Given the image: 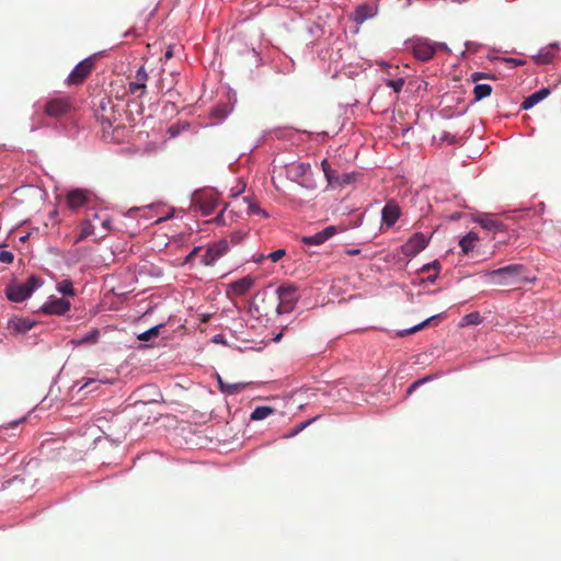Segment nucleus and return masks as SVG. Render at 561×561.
Listing matches in <instances>:
<instances>
[{
  "instance_id": "nucleus-14",
  "label": "nucleus",
  "mask_w": 561,
  "mask_h": 561,
  "mask_svg": "<svg viewBox=\"0 0 561 561\" xmlns=\"http://www.w3.org/2000/svg\"><path fill=\"white\" fill-rule=\"evenodd\" d=\"M89 202V195L87 191L73 190L67 194V204L70 209H79Z\"/></svg>"
},
{
  "instance_id": "nucleus-23",
  "label": "nucleus",
  "mask_w": 561,
  "mask_h": 561,
  "mask_svg": "<svg viewBox=\"0 0 561 561\" xmlns=\"http://www.w3.org/2000/svg\"><path fill=\"white\" fill-rule=\"evenodd\" d=\"M274 412V409L266 405L256 407L251 413V420L261 421Z\"/></svg>"
},
{
  "instance_id": "nucleus-41",
  "label": "nucleus",
  "mask_w": 561,
  "mask_h": 561,
  "mask_svg": "<svg viewBox=\"0 0 561 561\" xmlns=\"http://www.w3.org/2000/svg\"><path fill=\"white\" fill-rule=\"evenodd\" d=\"M201 248L199 247H195L185 257V263L188 264L193 261V259L197 255V253L199 252Z\"/></svg>"
},
{
  "instance_id": "nucleus-5",
  "label": "nucleus",
  "mask_w": 561,
  "mask_h": 561,
  "mask_svg": "<svg viewBox=\"0 0 561 561\" xmlns=\"http://www.w3.org/2000/svg\"><path fill=\"white\" fill-rule=\"evenodd\" d=\"M218 194L214 190H204L193 195V204L197 206L204 216L210 215L218 206Z\"/></svg>"
},
{
  "instance_id": "nucleus-42",
  "label": "nucleus",
  "mask_w": 561,
  "mask_h": 561,
  "mask_svg": "<svg viewBox=\"0 0 561 561\" xmlns=\"http://www.w3.org/2000/svg\"><path fill=\"white\" fill-rule=\"evenodd\" d=\"M486 77H488V76H486V73H483V72H473V73H471V76H470V81L476 83V82H478L479 80L484 79V78H486Z\"/></svg>"
},
{
  "instance_id": "nucleus-1",
  "label": "nucleus",
  "mask_w": 561,
  "mask_h": 561,
  "mask_svg": "<svg viewBox=\"0 0 561 561\" xmlns=\"http://www.w3.org/2000/svg\"><path fill=\"white\" fill-rule=\"evenodd\" d=\"M525 266L522 264H511L501 268L492 270L485 273L490 283L496 285H517L524 282H531L533 278L524 276Z\"/></svg>"
},
{
  "instance_id": "nucleus-54",
  "label": "nucleus",
  "mask_w": 561,
  "mask_h": 561,
  "mask_svg": "<svg viewBox=\"0 0 561 561\" xmlns=\"http://www.w3.org/2000/svg\"><path fill=\"white\" fill-rule=\"evenodd\" d=\"M222 216H224V215H222V213H220V214L216 217V220H217V221L221 220Z\"/></svg>"
},
{
  "instance_id": "nucleus-28",
  "label": "nucleus",
  "mask_w": 561,
  "mask_h": 561,
  "mask_svg": "<svg viewBox=\"0 0 561 561\" xmlns=\"http://www.w3.org/2000/svg\"><path fill=\"white\" fill-rule=\"evenodd\" d=\"M57 289L62 295L73 296L75 288L71 280L64 279L57 284Z\"/></svg>"
},
{
  "instance_id": "nucleus-20",
  "label": "nucleus",
  "mask_w": 561,
  "mask_h": 561,
  "mask_svg": "<svg viewBox=\"0 0 561 561\" xmlns=\"http://www.w3.org/2000/svg\"><path fill=\"white\" fill-rule=\"evenodd\" d=\"M478 241V234L473 231L467 233L460 241L459 247L461 248L465 254H468L473 250L474 243Z\"/></svg>"
},
{
  "instance_id": "nucleus-7",
  "label": "nucleus",
  "mask_w": 561,
  "mask_h": 561,
  "mask_svg": "<svg viewBox=\"0 0 561 561\" xmlns=\"http://www.w3.org/2000/svg\"><path fill=\"white\" fill-rule=\"evenodd\" d=\"M94 68V61L92 58H85L80 61L73 70L69 73L66 83L68 85H79L88 78Z\"/></svg>"
},
{
  "instance_id": "nucleus-2",
  "label": "nucleus",
  "mask_w": 561,
  "mask_h": 561,
  "mask_svg": "<svg viewBox=\"0 0 561 561\" xmlns=\"http://www.w3.org/2000/svg\"><path fill=\"white\" fill-rule=\"evenodd\" d=\"M411 47L414 57L421 61H428L438 50L450 51L445 43L432 42L428 38H416Z\"/></svg>"
},
{
  "instance_id": "nucleus-31",
  "label": "nucleus",
  "mask_w": 561,
  "mask_h": 561,
  "mask_svg": "<svg viewBox=\"0 0 561 561\" xmlns=\"http://www.w3.org/2000/svg\"><path fill=\"white\" fill-rule=\"evenodd\" d=\"M218 381H219L220 390L222 392H225V393H228V394L237 393L240 390V388H241L240 385L224 383V381L221 380L220 377H219Z\"/></svg>"
},
{
  "instance_id": "nucleus-35",
  "label": "nucleus",
  "mask_w": 561,
  "mask_h": 561,
  "mask_svg": "<svg viewBox=\"0 0 561 561\" xmlns=\"http://www.w3.org/2000/svg\"><path fill=\"white\" fill-rule=\"evenodd\" d=\"M99 386H100L99 381H96L94 379H88L84 383H82L80 386L79 391L90 388L88 390V392H92V391L96 390L99 388Z\"/></svg>"
},
{
  "instance_id": "nucleus-30",
  "label": "nucleus",
  "mask_w": 561,
  "mask_h": 561,
  "mask_svg": "<svg viewBox=\"0 0 561 561\" xmlns=\"http://www.w3.org/2000/svg\"><path fill=\"white\" fill-rule=\"evenodd\" d=\"M162 328V325H156L149 330H147L146 332L141 333L138 339L141 340V341H149L151 340L152 337L157 336L159 334V331L160 329Z\"/></svg>"
},
{
  "instance_id": "nucleus-49",
  "label": "nucleus",
  "mask_w": 561,
  "mask_h": 561,
  "mask_svg": "<svg viewBox=\"0 0 561 561\" xmlns=\"http://www.w3.org/2000/svg\"><path fill=\"white\" fill-rule=\"evenodd\" d=\"M437 276H438V272H435L434 275H431L427 277V280L431 283H434L437 279Z\"/></svg>"
},
{
  "instance_id": "nucleus-32",
  "label": "nucleus",
  "mask_w": 561,
  "mask_h": 561,
  "mask_svg": "<svg viewBox=\"0 0 561 561\" xmlns=\"http://www.w3.org/2000/svg\"><path fill=\"white\" fill-rule=\"evenodd\" d=\"M553 59V54L550 51L540 53L535 57V61L539 65H547Z\"/></svg>"
},
{
  "instance_id": "nucleus-22",
  "label": "nucleus",
  "mask_w": 561,
  "mask_h": 561,
  "mask_svg": "<svg viewBox=\"0 0 561 561\" xmlns=\"http://www.w3.org/2000/svg\"><path fill=\"white\" fill-rule=\"evenodd\" d=\"M311 171V167L309 163H297L291 165L290 173L294 175L296 180L306 176Z\"/></svg>"
},
{
  "instance_id": "nucleus-55",
  "label": "nucleus",
  "mask_w": 561,
  "mask_h": 561,
  "mask_svg": "<svg viewBox=\"0 0 561 561\" xmlns=\"http://www.w3.org/2000/svg\"><path fill=\"white\" fill-rule=\"evenodd\" d=\"M514 61H515V64H517V65H522V64H523V61H520V60H514Z\"/></svg>"
},
{
  "instance_id": "nucleus-27",
  "label": "nucleus",
  "mask_w": 561,
  "mask_h": 561,
  "mask_svg": "<svg viewBox=\"0 0 561 561\" xmlns=\"http://www.w3.org/2000/svg\"><path fill=\"white\" fill-rule=\"evenodd\" d=\"M100 336V331L98 329H93L83 336H81L77 343L78 344H89V343H95Z\"/></svg>"
},
{
  "instance_id": "nucleus-13",
  "label": "nucleus",
  "mask_w": 561,
  "mask_h": 561,
  "mask_svg": "<svg viewBox=\"0 0 561 561\" xmlns=\"http://www.w3.org/2000/svg\"><path fill=\"white\" fill-rule=\"evenodd\" d=\"M336 232L337 228L335 226H329L313 236L302 237L301 241L308 245H320L336 234Z\"/></svg>"
},
{
  "instance_id": "nucleus-46",
  "label": "nucleus",
  "mask_w": 561,
  "mask_h": 561,
  "mask_svg": "<svg viewBox=\"0 0 561 561\" xmlns=\"http://www.w3.org/2000/svg\"><path fill=\"white\" fill-rule=\"evenodd\" d=\"M340 183L341 184H348V183H351V175L350 174H344L343 178H342V181Z\"/></svg>"
},
{
  "instance_id": "nucleus-3",
  "label": "nucleus",
  "mask_w": 561,
  "mask_h": 561,
  "mask_svg": "<svg viewBox=\"0 0 561 561\" xmlns=\"http://www.w3.org/2000/svg\"><path fill=\"white\" fill-rule=\"evenodd\" d=\"M73 106L71 96L61 95L49 99L44 106V112L49 117L58 118L70 113Z\"/></svg>"
},
{
  "instance_id": "nucleus-16",
  "label": "nucleus",
  "mask_w": 561,
  "mask_h": 561,
  "mask_svg": "<svg viewBox=\"0 0 561 561\" xmlns=\"http://www.w3.org/2000/svg\"><path fill=\"white\" fill-rule=\"evenodd\" d=\"M95 115L103 124L106 123L111 127L114 121L112 101L110 99L106 101L103 100Z\"/></svg>"
},
{
  "instance_id": "nucleus-50",
  "label": "nucleus",
  "mask_w": 561,
  "mask_h": 561,
  "mask_svg": "<svg viewBox=\"0 0 561 561\" xmlns=\"http://www.w3.org/2000/svg\"><path fill=\"white\" fill-rule=\"evenodd\" d=\"M157 88H158V90H160V91H162V90H163L164 84H163V80H162V79H160V80L158 81V83H157Z\"/></svg>"
},
{
  "instance_id": "nucleus-44",
  "label": "nucleus",
  "mask_w": 561,
  "mask_h": 561,
  "mask_svg": "<svg viewBox=\"0 0 561 561\" xmlns=\"http://www.w3.org/2000/svg\"><path fill=\"white\" fill-rule=\"evenodd\" d=\"M33 327V324L26 320H23L21 321V327L20 329L24 330V331H27V330H31Z\"/></svg>"
},
{
  "instance_id": "nucleus-18",
  "label": "nucleus",
  "mask_w": 561,
  "mask_h": 561,
  "mask_svg": "<svg viewBox=\"0 0 561 561\" xmlns=\"http://www.w3.org/2000/svg\"><path fill=\"white\" fill-rule=\"evenodd\" d=\"M549 94H550V90L548 88H542V89L536 91L535 93L530 94L523 101L522 108H524V110L531 108L534 105H536L537 103H539L540 101L546 99Z\"/></svg>"
},
{
  "instance_id": "nucleus-9",
  "label": "nucleus",
  "mask_w": 561,
  "mask_h": 561,
  "mask_svg": "<svg viewBox=\"0 0 561 561\" xmlns=\"http://www.w3.org/2000/svg\"><path fill=\"white\" fill-rule=\"evenodd\" d=\"M229 250L228 242L220 240L207 248L202 256V264L205 266H213L221 256H224Z\"/></svg>"
},
{
  "instance_id": "nucleus-45",
  "label": "nucleus",
  "mask_w": 561,
  "mask_h": 561,
  "mask_svg": "<svg viewBox=\"0 0 561 561\" xmlns=\"http://www.w3.org/2000/svg\"><path fill=\"white\" fill-rule=\"evenodd\" d=\"M422 382H423V380H416L415 382H413V383L410 386V388H409L408 392H409V393H411V392H412V391H413V390H414L419 385H421Z\"/></svg>"
},
{
  "instance_id": "nucleus-25",
  "label": "nucleus",
  "mask_w": 561,
  "mask_h": 561,
  "mask_svg": "<svg viewBox=\"0 0 561 561\" xmlns=\"http://www.w3.org/2000/svg\"><path fill=\"white\" fill-rule=\"evenodd\" d=\"M437 318V316H433V317H430L428 319L424 320L423 322L410 328V329H407V330H402L400 332H398V336H405L408 334H412V333H415L422 329H424L426 325H428L431 323V321L435 320Z\"/></svg>"
},
{
  "instance_id": "nucleus-4",
  "label": "nucleus",
  "mask_w": 561,
  "mask_h": 561,
  "mask_svg": "<svg viewBox=\"0 0 561 561\" xmlns=\"http://www.w3.org/2000/svg\"><path fill=\"white\" fill-rule=\"evenodd\" d=\"M41 286L37 277L31 276L25 283L13 285L7 288V297L14 302L27 299L33 291Z\"/></svg>"
},
{
  "instance_id": "nucleus-6",
  "label": "nucleus",
  "mask_w": 561,
  "mask_h": 561,
  "mask_svg": "<svg viewBox=\"0 0 561 561\" xmlns=\"http://www.w3.org/2000/svg\"><path fill=\"white\" fill-rule=\"evenodd\" d=\"M276 293L279 300L277 312H290L298 300L297 287L295 285H283L277 288Z\"/></svg>"
},
{
  "instance_id": "nucleus-43",
  "label": "nucleus",
  "mask_w": 561,
  "mask_h": 561,
  "mask_svg": "<svg viewBox=\"0 0 561 561\" xmlns=\"http://www.w3.org/2000/svg\"><path fill=\"white\" fill-rule=\"evenodd\" d=\"M439 139L443 140V141H448L449 144H454L455 142V136H450V134L447 133V131H443V134L439 137Z\"/></svg>"
},
{
  "instance_id": "nucleus-47",
  "label": "nucleus",
  "mask_w": 561,
  "mask_h": 561,
  "mask_svg": "<svg viewBox=\"0 0 561 561\" xmlns=\"http://www.w3.org/2000/svg\"><path fill=\"white\" fill-rule=\"evenodd\" d=\"M240 239H241V234H240V233H233V234L231 236V240H232V242H234V243H238V242L240 241Z\"/></svg>"
},
{
  "instance_id": "nucleus-39",
  "label": "nucleus",
  "mask_w": 561,
  "mask_h": 561,
  "mask_svg": "<svg viewBox=\"0 0 561 561\" xmlns=\"http://www.w3.org/2000/svg\"><path fill=\"white\" fill-rule=\"evenodd\" d=\"M286 254L285 250L278 249L267 255L273 262L279 261Z\"/></svg>"
},
{
  "instance_id": "nucleus-38",
  "label": "nucleus",
  "mask_w": 561,
  "mask_h": 561,
  "mask_svg": "<svg viewBox=\"0 0 561 561\" xmlns=\"http://www.w3.org/2000/svg\"><path fill=\"white\" fill-rule=\"evenodd\" d=\"M431 270H434L435 272H439V270H440L439 262L435 260L432 263L423 265V267L421 268V272L425 273V272H430Z\"/></svg>"
},
{
  "instance_id": "nucleus-48",
  "label": "nucleus",
  "mask_w": 561,
  "mask_h": 561,
  "mask_svg": "<svg viewBox=\"0 0 561 561\" xmlns=\"http://www.w3.org/2000/svg\"><path fill=\"white\" fill-rule=\"evenodd\" d=\"M172 56H173V51H172V49H171V48H169V49L164 53V58H165V59H170V58H172Z\"/></svg>"
},
{
  "instance_id": "nucleus-51",
  "label": "nucleus",
  "mask_w": 561,
  "mask_h": 561,
  "mask_svg": "<svg viewBox=\"0 0 561 561\" xmlns=\"http://www.w3.org/2000/svg\"><path fill=\"white\" fill-rule=\"evenodd\" d=\"M267 256L261 254L259 257H256L254 261L257 262V263H261L263 262Z\"/></svg>"
},
{
  "instance_id": "nucleus-37",
  "label": "nucleus",
  "mask_w": 561,
  "mask_h": 561,
  "mask_svg": "<svg viewBox=\"0 0 561 561\" xmlns=\"http://www.w3.org/2000/svg\"><path fill=\"white\" fill-rule=\"evenodd\" d=\"M243 201L248 203V213L249 214H260V213H262V210L259 207V205L253 203L249 197H244Z\"/></svg>"
},
{
  "instance_id": "nucleus-33",
  "label": "nucleus",
  "mask_w": 561,
  "mask_h": 561,
  "mask_svg": "<svg viewBox=\"0 0 561 561\" xmlns=\"http://www.w3.org/2000/svg\"><path fill=\"white\" fill-rule=\"evenodd\" d=\"M387 85L391 87L396 93H399L404 85V79L398 78L396 80H387Z\"/></svg>"
},
{
  "instance_id": "nucleus-19",
  "label": "nucleus",
  "mask_w": 561,
  "mask_h": 561,
  "mask_svg": "<svg viewBox=\"0 0 561 561\" xmlns=\"http://www.w3.org/2000/svg\"><path fill=\"white\" fill-rule=\"evenodd\" d=\"M478 222L481 225L482 228L490 230V231H500L503 229V224L500 222L495 217L492 215H482L478 218Z\"/></svg>"
},
{
  "instance_id": "nucleus-40",
  "label": "nucleus",
  "mask_w": 561,
  "mask_h": 561,
  "mask_svg": "<svg viewBox=\"0 0 561 561\" xmlns=\"http://www.w3.org/2000/svg\"><path fill=\"white\" fill-rule=\"evenodd\" d=\"M312 422V420H308V421H305L302 423H300L299 425H297V427L288 435V437H293L295 435H297L299 432H301L302 430H305L310 423Z\"/></svg>"
},
{
  "instance_id": "nucleus-52",
  "label": "nucleus",
  "mask_w": 561,
  "mask_h": 561,
  "mask_svg": "<svg viewBox=\"0 0 561 561\" xmlns=\"http://www.w3.org/2000/svg\"><path fill=\"white\" fill-rule=\"evenodd\" d=\"M347 253H348V254H351V255H356V254H358V253H359V250H358V249H356V250H350Z\"/></svg>"
},
{
  "instance_id": "nucleus-17",
  "label": "nucleus",
  "mask_w": 561,
  "mask_h": 561,
  "mask_svg": "<svg viewBox=\"0 0 561 561\" xmlns=\"http://www.w3.org/2000/svg\"><path fill=\"white\" fill-rule=\"evenodd\" d=\"M376 14V9L367 3L359 4L356 7L353 13V20L357 24L364 23L367 19L373 18Z\"/></svg>"
},
{
  "instance_id": "nucleus-21",
  "label": "nucleus",
  "mask_w": 561,
  "mask_h": 561,
  "mask_svg": "<svg viewBox=\"0 0 561 561\" xmlns=\"http://www.w3.org/2000/svg\"><path fill=\"white\" fill-rule=\"evenodd\" d=\"M94 220L87 219L81 224V232L77 239V241H81L92 234H94L96 226L93 222Z\"/></svg>"
},
{
  "instance_id": "nucleus-12",
  "label": "nucleus",
  "mask_w": 561,
  "mask_h": 561,
  "mask_svg": "<svg viewBox=\"0 0 561 561\" xmlns=\"http://www.w3.org/2000/svg\"><path fill=\"white\" fill-rule=\"evenodd\" d=\"M149 76L146 71L145 67H140L134 77V79L128 83V92L130 94H138L142 96L146 93Z\"/></svg>"
},
{
  "instance_id": "nucleus-24",
  "label": "nucleus",
  "mask_w": 561,
  "mask_h": 561,
  "mask_svg": "<svg viewBox=\"0 0 561 561\" xmlns=\"http://www.w3.org/2000/svg\"><path fill=\"white\" fill-rule=\"evenodd\" d=\"M492 92V87L490 84L481 83L476 84L473 89L474 100L480 101L486 96H489Z\"/></svg>"
},
{
  "instance_id": "nucleus-29",
  "label": "nucleus",
  "mask_w": 561,
  "mask_h": 561,
  "mask_svg": "<svg viewBox=\"0 0 561 561\" xmlns=\"http://www.w3.org/2000/svg\"><path fill=\"white\" fill-rule=\"evenodd\" d=\"M321 167L330 184H333L334 181H337V178L335 176V171L331 169L328 160H323L321 162Z\"/></svg>"
},
{
  "instance_id": "nucleus-34",
  "label": "nucleus",
  "mask_w": 561,
  "mask_h": 561,
  "mask_svg": "<svg viewBox=\"0 0 561 561\" xmlns=\"http://www.w3.org/2000/svg\"><path fill=\"white\" fill-rule=\"evenodd\" d=\"M13 260H14V255L12 252L0 248V262L1 263L10 264L13 262Z\"/></svg>"
},
{
  "instance_id": "nucleus-53",
  "label": "nucleus",
  "mask_w": 561,
  "mask_h": 561,
  "mask_svg": "<svg viewBox=\"0 0 561 561\" xmlns=\"http://www.w3.org/2000/svg\"><path fill=\"white\" fill-rule=\"evenodd\" d=\"M245 185L243 184L242 187L237 192L234 193L233 195L237 196L239 194H241V192L244 190Z\"/></svg>"
},
{
  "instance_id": "nucleus-8",
  "label": "nucleus",
  "mask_w": 561,
  "mask_h": 561,
  "mask_svg": "<svg viewBox=\"0 0 561 561\" xmlns=\"http://www.w3.org/2000/svg\"><path fill=\"white\" fill-rule=\"evenodd\" d=\"M428 244V238L422 232L413 233L409 240L401 245V252L407 257H413L424 250Z\"/></svg>"
},
{
  "instance_id": "nucleus-26",
  "label": "nucleus",
  "mask_w": 561,
  "mask_h": 561,
  "mask_svg": "<svg viewBox=\"0 0 561 561\" xmlns=\"http://www.w3.org/2000/svg\"><path fill=\"white\" fill-rule=\"evenodd\" d=\"M481 321H482V318L479 312H471V313L466 314L461 319L460 325L461 327L478 325L481 323Z\"/></svg>"
},
{
  "instance_id": "nucleus-15",
  "label": "nucleus",
  "mask_w": 561,
  "mask_h": 561,
  "mask_svg": "<svg viewBox=\"0 0 561 561\" xmlns=\"http://www.w3.org/2000/svg\"><path fill=\"white\" fill-rule=\"evenodd\" d=\"M255 278L252 276H244L229 285L231 291L237 296L245 295L254 285Z\"/></svg>"
},
{
  "instance_id": "nucleus-10",
  "label": "nucleus",
  "mask_w": 561,
  "mask_h": 561,
  "mask_svg": "<svg viewBox=\"0 0 561 561\" xmlns=\"http://www.w3.org/2000/svg\"><path fill=\"white\" fill-rule=\"evenodd\" d=\"M70 301L66 298L51 297L41 307V311L45 314L64 316L70 310Z\"/></svg>"
},
{
  "instance_id": "nucleus-11",
  "label": "nucleus",
  "mask_w": 561,
  "mask_h": 561,
  "mask_svg": "<svg viewBox=\"0 0 561 561\" xmlns=\"http://www.w3.org/2000/svg\"><path fill=\"white\" fill-rule=\"evenodd\" d=\"M401 216V208L394 199H389L381 210V222L392 227Z\"/></svg>"
},
{
  "instance_id": "nucleus-36",
  "label": "nucleus",
  "mask_w": 561,
  "mask_h": 561,
  "mask_svg": "<svg viewBox=\"0 0 561 561\" xmlns=\"http://www.w3.org/2000/svg\"><path fill=\"white\" fill-rule=\"evenodd\" d=\"M93 220H99L105 232H107L112 229L111 228V219L108 217L100 218V216L98 214H94Z\"/></svg>"
}]
</instances>
